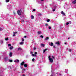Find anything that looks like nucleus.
<instances>
[{"instance_id":"f257e3e1","label":"nucleus","mask_w":76,"mask_h":76,"mask_svg":"<svg viewBox=\"0 0 76 76\" xmlns=\"http://www.w3.org/2000/svg\"><path fill=\"white\" fill-rule=\"evenodd\" d=\"M48 58H49V62L50 63H52L53 62V59H54V57L53 56H49V57H48Z\"/></svg>"},{"instance_id":"f03ea898","label":"nucleus","mask_w":76,"mask_h":76,"mask_svg":"<svg viewBox=\"0 0 76 76\" xmlns=\"http://www.w3.org/2000/svg\"><path fill=\"white\" fill-rule=\"evenodd\" d=\"M7 8L8 9H10V10L12 9V6L10 5H7Z\"/></svg>"},{"instance_id":"7ed1b4c3","label":"nucleus","mask_w":76,"mask_h":76,"mask_svg":"<svg viewBox=\"0 0 76 76\" xmlns=\"http://www.w3.org/2000/svg\"><path fill=\"white\" fill-rule=\"evenodd\" d=\"M17 13L19 15H20L21 14V11L19 10L18 11H17Z\"/></svg>"},{"instance_id":"20e7f679","label":"nucleus","mask_w":76,"mask_h":76,"mask_svg":"<svg viewBox=\"0 0 76 76\" xmlns=\"http://www.w3.org/2000/svg\"><path fill=\"white\" fill-rule=\"evenodd\" d=\"M15 63H19V60L18 59H15L14 61Z\"/></svg>"},{"instance_id":"39448f33","label":"nucleus","mask_w":76,"mask_h":76,"mask_svg":"<svg viewBox=\"0 0 76 76\" xmlns=\"http://www.w3.org/2000/svg\"><path fill=\"white\" fill-rule=\"evenodd\" d=\"M64 8L65 9H68V5H66V6H65L64 7Z\"/></svg>"},{"instance_id":"423d86ee","label":"nucleus","mask_w":76,"mask_h":76,"mask_svg":"<svg viewBox=\"0 0 76 76\" xmlns=\"http://www.w3.org/2000/svg\"><path fill=\"white\" fill-rule=\"evenodd\" d=\"M61 14H62V15H63V16H64V15H65V13L63 11H61Z\"/></svg>"},{"instance_id":"0eeeda50","label":"nucleus","mask_w":76,"mask_h":76,"mask_svg":"<svg viewBox=\"0 0 76 76\" xmlns=\"http://www.w3.org/2000/svg\"><path fill=\"white\" fill-rule=\"evenodd\" d=\"M24 64H25V62H24V61L22 62L20 64V65H21V66H23V65H24Z\"/></svg>"},{"instance_id":"6e6552de","label":"nucleus","mask_w":76,"mask_h":76,"mask_svg":"<svg viewBox=\"0 0 76 76\" xmlns=\"http://www.w3.org/2000/svg\"><path fill=\"white\" fill-rule=\"evenodd\" d=\"M19 44L20 45H23V44H24V42H20Z\"/></svg>"},{"instance_id":"1a4fd4ad","label":"nucleus","mask_w":76,"mask_h":76,"mask_svg":"<svg viewBox=\"0 0 76 76\" xmlns=\"http://www.w3.org/2000/svg\"><path fill=\"white\" fill-rule=\"evenodd\" d=\"M12 56V52H10L9 54L10 57H11Z\"/></svg>"},{"instance_id":"9d476101","label":"nucleus","mask_w":76,"mask_h":76,"mask_svg":"<svg viewBox=\"0 0 76 76\" xmlns=\"http://www.w3.org/2000/svg\"><path fill=\"white\" fill-rule=\"evenodd\" d=\"M49 44H50V46H53V43L51 42V43H49Z\"/></svg>"},{"instance_id":"9b49d317","label":"nucleus","mask_w":76,"mask_h":76,"mask_svg":"<svg viewBox=\"0 0 76 76\" xmlns=\"http://www.w3.org/2000/svg\"><path fill=\"white\" fill-rule=\"evenodd\" d=\"M56 44H58V45H60V43L59 42H58L55 43Z\"/></svg>"},{"instance_id":"f8f14e48","label":"nucleus","mask_w":76,"mask_h":76,"mask_svg":"<svg viewBox=\"0 0 76 76\" xmlns=\"http://www.w3.org/2000/svg\"><path fill=\"white\" fill-rule=\"evenodd\" d=\"M72 3H73V4H75V3H76V0H75L72 1Z\"/></svg>"},{"instance_id":"ddd939ff","label":"nucleus","mask_w":76,"mask_h":76,"mask_svg":"<svg viewBox=\"0 0 76 76\" xmlns=\"http://www.w3.org/2000/svg\"><path fill=\"white\" fill-rule=\"evenodd\" d=\"M31 19H34V15H31Z\"/></svg>"},{"instance_id":"4468645a","label":"nucleus","mask_w":76,"mask_h":76,"mask_svg":"<svg viewBox=\"0 0 76 76\" xmlns=\"http://www.w3.org/2000/svg\"><path fill=\"white\" fill-rule=\"evenodd\" d=\"M24 66L25 67H27V64H25L24 65Z\"/></svg>"},{"instance_id":"2eb2a0df","label":"nucleus","mask_w":76,"mask_h":76,"mask_svg":"<svg viewBox=\"0 0 76 76\" xmlns=\"http://www.w3.org/2000/svg\"><path fill=\"white\" fill-rule=\"evenodd\" d=\"M41 45L42 47H44V46H45V45L44 44H41Z\"/></svg>"},{"instance_id":"dca6fc26","label":"nucleus","mask_w":76,"mask_h":76,"mask_svg":"<svg viewBox=\"0 0 76 76\" xmlns=\"http://www.w3.org/2000/svg\"><path fill=\"white\" fill-rule=\"evenodd\" d=\"M22 50V49L20 48H18V51H20V50Z\"/></svg>"},{"instance_id":"f3484780","label":"nucleus","mask_w":76,"mask_h":76,"mask_svg":"<svg viewBox=\"0 0 76 76\" xmlns=\"http://www.w3.org/2000/svg\"><path fill=\"white\" fill-rule=\"evenodd\" d=\"M10 0H5V2L6 3H8V2H9Z\"/></svg>"},{"instance_id":"a211bd4d","label":"nucleus","mask_w":76,"mask_h":76,"mask_svg":"<svg viewBox=\"0 0 76 76\" xmlns=\"http://www.w3.org/2000/svg\"><path fill=\"white\" fill-rule=\"evenodd\" d=\"M38 34H41V31H39L37 32Z\"/></svg>"},{"instance_id":"6ab92c4d","label":"nucleus","mask_w":76,"mask_h":76,"mask_svg":"<svg viewBox=\"0 0 76 76\" xmlns=\"http://www.w3.org/2000/svg\"><path fill=\"white\" fill-rule=\"evenodd\" d=\"M47 49H45L44 50H43V53H45V51H47Z\"/></svg>"},{"instance_id":"aec40b11","label":"nucleus","mask_w":76,"mask_h":76,"mask_svg":"<svg viewBox=\"0 0 76 76\" xmlns=\"http://www.w3.org/2000/svg\"><path fill=\"white\" fill-rule=\"evenodd\" d=\"M50 20L48 19H47V22H50Z\"/></svg>"},{"instance_id":"412c9836","label":"nucleus","mask_w":76,"mask_h":76,"mask_svg":"<svg viewBox=\"0 0 76 76\" xmlns=\"http://www.w3.org/2000/svg\"><path fill=\"white\" fill-rule=\"evenodd\" d=\"M13 48V47L11 46V47H10V50H12V49Z\"/></svg>"},{"instance_id":"4be33fe9","label":"nucleus","mask_w":76,"mask_h":76,"mask_svg":"<svg viewBox=\"0 0 76 76\" xmlns=\"http://www.w3.org/2000/svg\"><path fill=\"white\" fill-rule=\"evenodd\" d=\"M7 57H5L4 58V60H7Z\"/></svg>"},{"instance_id":"5701e85b","label":"nucleus","mask_w":76,"mask_h":76,"mask_svg":"<svg viewBox=\"0 0 76 76\" xmlns=\"http://www.w3.org/2000/svg\"><path fill=\"white\" fill-rule=\"evenodd\" d=\"M32 56H37V55L35 54H32Z\"/></svg>"},{"instance_id":"b1692460","label":"nucleus","mask_w":76,"mask_h":76,"mask_svg":"<svg viewBox=\"0 0 76 76\" xmlns=\"http://www.w3.org/2000/svg\"><path fill=\"white\" fill-rule=\"evenodd\" d=\"M49 39V38L48 37H47L45 39V40H48V39Z\"/></svg>"},{"instance_id":"393cba45","label":"nucleus","mask_w":76,"mask_h":76,"mask_svg":"<svg viewBox=\"0 0 76 76\" xmlns=\"http://www.w3.org/2000/svg\"><path fill=\"white\" fill-rule=\"evenodd\" d=\"M8 39H9V38H6L5 39V40H6V41H7V40H8Z\"/></svg>"},{"instance_id":"a878e982","label":"nucleus","mask_w":76,"mask_h":76,"mask_svg":"<svg viewBox=\"0 0 76 76\" xmlns=\"http://www.w3.org/2000/svg\"><path fill=\"white\" fill-rule=\"evenodd\" d=\"M9 61L10 62H12L13 61H12V60H9Z\"/></svg>"},{"instance_id":"bb28decb","label":"nucleus","mask_w":76,"mask_h":76,"mask_svg":"<svg viewBox=\"0 0 76 76\" xmlns=\"http://www.w3.org/2000/svg\"><path fill=\"white\" fill-rule=\"evenodd\" d=\"M69 52H72V50L69 49Z\"/></svg>"},{"instance_id":"cd10ccee","label":"nucleus","mask_w":76,"mask_h":76,"mask_svg":"<svg viewBox=\"0 0 76 76\" xmlns=\"http://www.w3.org/2000/svg\"><path fill=\"white\" fill-rule=\"evenodd\" d=\"M55 10H56V9H54L52 11H53V12H55Z\"/></svg>"},{"instance_id":"c85d7f7f","label":"nucleus","mask_w":76,"mask_h":76,"mask_svg":"<svg viewBox=\"0 0 76 76\" xmlns=\"http://www.w3.org/2000/svg\"><path fill=\"white\" fill-rule=\"evenodd\" d=\"M22 42H23L24 41V39L23 38H22Z\"/></svg>"},{"instance_id":"c756f323","label":"nucleus","mask_w":76,"mask_h":76,"mask_svg":"<svg viewBox=\"0 0 76 76\" xmlns=\"http://www.w3.org/2000/svg\"><path fill=\"white\" fill-rule=\"evenodd\" d=\"M69 23L67 22L66 23V25H69Z\"/></svg>"},{"instance_id":"7c9ffc66","label":"nucleus","mask_w":76,"mask_h":76,"mask_svg":"<svg viewBox=\"0 0 76 76\" xmlns=\"http://www.w3.org/2000/svg\"><path fill=\"white\" fill-rule=\"evenodd\" d=\"M3 30V29L2 28H0V31H1Z\"/></svg>"},{"instance_id":"2f4dec72","label":"nucleus","mask_w":76,"mask_h":76,"mask_svg":"<svg viewBox=\"0 0 76 76\" xmlns=\"http://www.w3.org/2000/svg\"><path fill=\"white\" fill-rule=\"evenodd\" d=\"M8 47H10V46H11V45L10 44H9L8 45Z\"/></svg>"},{"instance_id":"473e14b6","label":"nucleus","mask_w":76,"mask_h":76,"mask_svg":"<svg viewBox=\"0 0 76 76\" xmlns=\"http://www.w3.org/2000/svg\"><path fill=\"white\" fill-rule=\"evenodd\" d=\"M34 60H35V59H34V58H33L32 60V61H34Z\"/></svg>"},{"instance_id":"72a5a7b5","label":"nucleus","mask_w":76,"mask_h":76,"mask_svg":"<svg viewBox=\"0 0 76 76\" xmlns=\"http://www.w3.org/2000/svg\"><path fill=\"white\" fill-rule=\"evenodd\" d=\"M40 37L41 38H43V36H42V35H41L40 36Z\"/></svg>"},{"instance_id":"f704fd0d","label":"nucleus","mask_w":76,"mask_h":76,"mask_svg":"<svg viewBox=\"0 0 76 76\" xmlns=\"http://www.w3.org/2000/svg\"><path fill=\"white\" fill-rule=\"evenodd\" d=\"M48 28L49 29H51V27L50 26H49V27H48Z\"/></svg>"},{"instance_id":"c9c22d12","label":"nucleus","mask_w":76,"mask_h":76,"mask_svg":"<svg viewBox=\"0 0 76 76\" xmlns=\"http://www.w3.org/2000/svg\"><path fill=\"white\" fill-rule=\"evenodd\" d=\"M45 26H48V24H45Z\"/></svg>"},{"instance_id":"e433bc0d","label":"nucleus","mask_w":76,"mask_h":76,"mask_svg":"<svg viewBox=\"0 0 76 76\" xmlns=\"http://www.w3.org/2000/svg\"><path fill=\"white\" fill-rule=\"evenodd\" d=\"M69 23H70V24H71V23H72V21H69Z\"/></svg>"},{"instance_id":"4c0bfd02","label":"nucleus","mask_w":76,"mask_h":76,"mask_svg":"<svg viewBox=\"0 0 76 76\" xmlns=\"http://www.w3.org/2000/svg\"><path fill=\"white\" fill-rule=\"evenodd\" d=\"M17 34V32H14L13 33V34Z\"/></svg>"},{"instance_id":"58836bf2","label":"nucleus","mask_w":76,"mask_h":76,"mask_svg":"<svg viewBox=\"0 0 76 76\" xmlns=\"http://www.w3.org/2000/svg\"><path fill=\"white\" fill-rule=\"evenodd\" d=\"M1 43H3V40H1Z\"/></svg>"},{"instance_id":"ea45409f","label":"nucleus","mask_w":76,"mask_h":76,"mask_svg":"<svg viewBox=\"0 0 76 76\" xmlns=\"http://www.w3.org/2000/svg\"><path fill=\"white\" fill-rule=\"evenodd\" d=\"M35 49H36V48H35V47H34V50H35Z\"/></svg>"},{"instance_id":"a19ab883","label":"nucleus","mask_w":76,"mask_h":76,"mask_svg":"<svg viewBox=\"0 0 76 76\" xmlns=\"http://www.w3.org/2000/svg\"><path fill=\"white\" fill-rule=\"evenodd\" d=\"M33 11H35V9H33Z\"/></svg>"},{"instance_id":"79ce46f5","label":"nucleus","mask_w":76,"mask_h":76,"mask_svg":"<svg viewBox=\"0 0 76 76\" xmlns=\"http://www.w3.org/2000/svg\"><path fill=\"white\" fill-rule=\"evenodd\" d=\"M34 54H37V53L36 52H35L34 53Z\"/></svg>"},{"instance_id":"37998d69","label":"nucleus","mask_w":76,"mask_h":76,"mask_svg":"<svg viewBox=\"0 0 76 76\" xmlns=\"http://www.w3.org/2000/svg\"><path fill=\"white\" fill-rule=\"evenodd\" d=\"M13 37H15V36H16V35L15 34H14L13 35Z\"/></svg>"},{"instance_id":"c03bdc74","label":"nucleus","mask_w":76,"mask_h":76,"mask_svg":"<svg viewBox=\"0 0 76 76\" xmlns=\"http://www.w3.org/2000/svg\"><path fill=\"white\" fill-rule=\"evenodd\" d=\"M20 69H23V67H20Z\"/></svg>"},{"instance_id":"a18cd8bd","label":"nucleus","mask_w":76,"mask_h":76,"mask_svg":"<svg viewBox=\"0 0 76 76\" xmlns=\"http://www.w3.org/2000/svg\"><path fill=\"white\" fill-rule=\"evenodd\" d=\"M23 76H25V75H24V74H23Z\"/></svg>"},{"instance_id":"49530a36","label":"nucleus","mask_w":76,"mask_h":76,"mask_svg":"<svg viewBox=\"0 0 76 76\" xmlns=\"http://www.w3.org/2000/svg\"><path fill=\"white\" fill-rule=\"evenodd\" d=\"M13 13H14V15H15V12H14Z\"/></svg>"},{"instance_id":"de8ad7c7","label":"nucleus","mask_w":76,"mask_h":76,"mask_svg":"<svg viewBox=\"0 0 76 76\" xmlns=\"http://www.w3.org/2000/svg\"><path fill=\"white\" fill-rule=\"evenodd\" d=\"M53 48H54L55 47V46H53Z\"/></svg>"},{"instance_id":"09e8293b","label":"nucleus","mask_w":76,"mask_h":76,"mask_svg":"<svg viewBox=\"0 0 76 76\" xmlns=\"http://www.w3.org/2000/svg\"><path fill=\"white\" fill-rule=\"evenodd\" d=\"M24 38H26V36H24Z\"/></svg>"},{"instance_id":"8fccbe9b","label":"nucleus","mask_w":76,"mask_h":76,"mask_svg":"<svg viewBox=\"0 0 76 76\" xmlns=\"http://www.w3.org/2000/svg\"><path fill=\"white\" fill-rule=\"evenodd\" d=\"M41 1H44V0H41Z\"/></svg>"},{"instance_id":"3c124183","label":"nucleus","mask_w":76,"mask_h":76,"mask_svg":"<svg viewBox=\"0 0 76 76\" xmlns=\"http://www.w3.org/2000/svg\"><path fill=\"white\" fill-rule=\"evenodd\" d=\"M22 73H23V71H22Z\"/></svg>"},{"instance_id":"603ef678","label":"nucleus","mask_w":76,"mask_h":76,"mask_svg":"<svg viewBox=\"0 0 76 76\" xmlns=\"http://www.w3.org/2000/svg\"><path fill=\"white\" fill-rule=\"evenodd\" d=\"M68 39H70V37L68 38Z\"/></svg>"},{"instance_id":"864d4df0","label":"nucleus","mask_w":76,"mask_h":76,"mask_svg":"<svg viewBox=\"0 0 76 76\" xmlns=\"http://www.w3.org/2000/svg\"><path fill=\"white\" fill-rule=\"evenodd\" d=\"M24 70H26V69H23Z\"/></svg>"},{"instance_id":"5fc2aeb1","label":"nucleus","mask_w":76,"mask_h":76,"mask_svg":"<svg viewBox=\"0 0 76 76\" xmlns=\"http://www.w3.org/2000/svg\"><path fill=\"white\" fill-rule=\"evenodd\" d=\"M65 44H66V43H65Z\"/></svg>"},{"instance_id":"6e6d98bb","label":"nucleus","mask_w":76,"mask_h":76,"mask_svg":"<svg viewBox=\"0 0 76 76\" xmlns=\"http://www.w3.org/2000/svg\"><path fill=\"white\" fill-rule=\"evenodd\" d=\"M58 73V72L56 73V74H57Z\"/></svg>"},{"instance_id":"4d7b16f0","label":"nucleus","mask_w":76,"mask_h":76,"mask_svg":"<svg viewBox=\"0 0 76 76\" xmlns=\"http://www.w3.org/2000/svg\"><path fill=\"white\" fill-rule=\"evenodd\" d=\"M22 22H23V21H22Z\"/></svg>"}]
</instances>
